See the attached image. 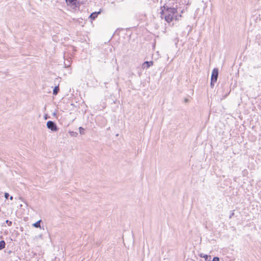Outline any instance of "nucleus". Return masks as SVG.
<instances>
[{"mask_svg":"<svg viewBox=\"0 0 261 261\" xmlns=\"http://www.w3.org/2000/svg\"><path fill=\"white\" fill-rule=\"evenodd\" d=\"M163 8L164 10L161 12L162 18H163L164 14H169L174 16L175 14L177 13V8L170 7L166 5H164Z\"/></svg>","mask_w":261,"mask_h":261,"instance_id":"obj_1","label":"nucleus"},{"mask_svg":"<svg viewBox=\"0 0 261 261\" xmlns=\"http://www.w3.org/2000/svg\"><path fill=\"white\" fill-rule=\"evenodd\" d=\"M65 1L68 5L77 7L85 4L87 0H65Z\"/></svg>","mask_w":261,"mask_h":261,"instance_id":"obj_2","label":"nucleus"},{"mask_svg":"<svg viewBox=\"0 0 261 261\" xmlns=\"http://www.w3.org/2000/svg\"><path fill=\"white\" fill-rule=\"evenodd\" d=\"M46 126L48 129L53 132H57L59 129L56 123L53 121H48L46 123Z\"/></svg>","mask_w":261,"mask_h":261,"instance_id":"obj_3","label":"nucleus"},{"mask_svg":"<svg viewBox=\"0 0 261 261\" xmlns=\"http://www.w3.org/2000/svg\"><path fill=\"white\" fill-rule=\"evenodd\" d=\"M219 75V70L217 68H215L213 69L211 75V80H215L216 81H217Z\"/></svg>","mask_w":261,"mask_h":261,"instance_id":"obj_4","label":"nucleus"},{"mask_svg":"<svg viewBox=\"0 0 261 261\" xmlns=\"http://www.w3.org/2000/svg\"><path fill=\"white\" fill-rule=\"evenodd\" d=\"M163 17H164L165 20L167 22L170 23L173 20L174 16L169 14H164Z\"/></svg>","mask_w":261,"mask_h":261,"instance_id":"obj_5","label":"nucleus"},{"mask_svg":"<svg viewBox=\"0 0 261 261\" xmlns=\"http://www.w3.org/2000/svg\"><path fill=\"white\" fill-rule=\"evenodd\" d=\"M153 64V61H145L142 64V68L143 69H147L149 68L150 66H152Z\"/></svg>","mask_w":261,"mask_h":261,"instance_id":"obj_6","label":"nucleus"},{"mask_svg":"<svg viewBox=\"0 0 261 261\" xmlns=\"http://www.w3.org/2000/svg\"><path fill=\"white\" fill-rule=\"evenodd\" d=\"M100 13V12H94L92 13L89 16V18L91 20H94L98 16V14Z\"/></svg>","mask_w":261,"mask_h":261,"instance_id":"obj_7","label":"nucleus"},{"mask_svg":"<svg viewBox=\"0 0 261 261\" xmlns=\"http://www.w3.org/2000/svg\"><path fill=\"white\" fill-rule=\"evenodd\" d=\"M200 256L204 258L205 261H211V256L206 254H201Z\"/></svg>","mask_w":261,"mask_h":261,"instance_id":"obj_8","label":"nucleus"},{"mask_svg":"<svg viewBox=\"0 0 261 261\" xmlns=\"http://www.w3.org/2000/svg\"><path fill=\"white\" fill-rule=\"evenodd\" d=\"M41 222H42V220H40L37 221L36 222L34 223V224H33L32 225L34 227L41 228V225H40V223Z\"/></svg>","mask_w":261,"mask_h":261,"instance_id":"obj_9","label":"nucleus"},{"mask_svg":"<svg viewBox=\"0 0 261 261\" xmlns=\"http://www.w3.org/2000/svg\"><path fill=\"white\" fill-rule=\"evenodd\" d=\"M59 90L60 89L59 86H56L53 89V95H57L58 92H59Z\"/></svg>","mask_w":261,"mask_h":261,"instance_id":"obj_10","label":"nucleus"},{"mask_svg":"<svg viewBox=\"0 0 261 261\" xmlns=\"http://www.w3.org/2000/svg\"><path fill=\"white\" fill-rule=\"evenodd\" d=\"M6 245L5 241L2 240L0 241V251L5 248Z\"/></svg>","mask_w":261,"mask_h":261,"instance_id":"obj_11","label":"nucleus"},{"mask_svg":"<svg viewBox=\"0 0 261 261\" xmlns=\"http://www.w3.org/2000/svg\"><path fill=\"white\" fill-rule=\"evenodd\" d=\"M69 134H70V135L71 136V137H76L78 135V133L77 132H73V131H69Z\"/></svg>","mask_w":261,"mask_h":261,"instance_id":"obj_12","label":"nucleus"},{"mask_svg":"<svg viewBox=\"0 0 261 261\" xmlns=\"http://www.w3.org/2000/svg\"><path fill=\"white\" fill-rule=\"evenodd\" d=\"M79 129L81 135L85 134V129L83 127L80 126Z\"/></svg>","mask_w":261,"mask_h":261,"instance_id":"obj_13","label":"nucleus"},{"mask_svg":"<svg viewBox=\"0 0 261 261\" xmlns=\"http://www.w3.org/2000/svg\"><path fill=\"white\" fill-rule=\"evenodd\" d=\"M217 81L213 80H211V84L210 86L212 88H213L215 85V84L216 83Z\"/></svg>","mask_w":261,"mask_h":261,"instance_id":"obj_14","label":"nucleus"},{"mask_svg":"<svg viewBox=\"0 0 261 261\" xmlns=\"http://www.w3.org/2000/svg\"><path fill=\"white\" fill-rule=\"evenodd\" d=\"M6 223L8 224V226H11L12 224V222L11 221H9L8 220H7L6 221Z\"/></svg>","mask_w":261,"mask_h":261,"instance_id":"obj_15","label":"nucleus"},{"mask_svg":"<svg viewBox=\"0 0 261 261\" xmlns=\"http://www.w3.org/2000/svg\"><path fill=\"white\" fill-rule=\"evenodd\" d=\"M234 215V213L233 212H232L230 214L229 216V219H231L232 217Z\"/></svg>","mask_w":261,"mask_h":261,"instance_id":"obj_16","label":"nucleus"},{"mask_svg":"<svg viewBox=\"0 0 261 261\" xmlns=\"http://www.w3.org/2000/svg\"><path fill=\"white\" fill-rule=\"evenodd\" d=\"M9 196H10V195H9V193H5V198H6V199H8V198H9Z\"/></svg>","mask_w":261,"mask_h":261,"instance_id":"obj_17","label":"nucleus"},{"mask_svg":"<svg viewBox=\"0 0 261 261\" xmlns=\"http://www.w3.org/2000/svg\"><path fill=\"white\" fill-rule=\"evenodd\" d=\"M5 252L6 253H7L8 254H10L12 252V251L11 250H9V251H5Z\"/></svg>","mask_w":261,"mask_h":261,"instance_id":"obj_18","label":"nucleus"},{"mask_svg":"<svg viewBox=\"0 0 261 261\" xmlns=\"http://www.w3.org/2000/svg\"><path fill=\"white\" fill-rule=\"evenodd\" d=\"M188 101H189L188 99H187V98H185V101L186 102H188Z\"/></svg>","mask_w":261,"mask_h":261,"instance_id":"obj_19","label":"nucleus"},{"mask_svg":"<svg viewBox=\"0 0 261 261\" xmlns=\"http://www.w3.org/2000/svg\"><path fill=\"white\" fill-rule=\"evenodd\" d=\"M13 196H11L10 197V199L11 200H13Z\"/></svg>","mask_w":261,"mask_h":261,"instance_id":"obj_20","label":"nucleus"},{"mask_svg":"<svg viewBox=\"0 0 261 261\" xmlns=\"http://www.w3.org/2000/svg\"><path fill=\"white\" fill-rule=\"evenodd\" d=\"M175 20H178V17H177V16L176 15L175 16Z\"/></svg>","mask_w":261,"mask_h":261,"instance_id":"obj_21","label":"nucleus"},{"mask_svg":"<svg viewBox=\"0 0 261 261\" xmlns=\"http://www.w3.org/2000/svg\"><path fill=\"white\" fill-rule=\"evenodd\" d=\"M47 115H45L44 116V118H45V119H47Z\"/></svg>","mask_w":261,"mask_h":261,"instance_id":"obj_22","label":"nucleus"}]
</instances>
